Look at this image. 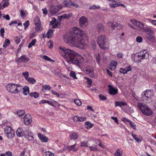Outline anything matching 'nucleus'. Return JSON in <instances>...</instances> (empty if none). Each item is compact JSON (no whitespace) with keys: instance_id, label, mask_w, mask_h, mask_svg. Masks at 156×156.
<instances>
[{"instance_id":"nucleus-1","label":"nucleus","mask_w":156,"mask_h":156,"mask_svg":"<svg viewBox=\"0 0 156 156\" xmlns=\"http://www.w3.org/2000/svg\"><path fill=\"white\" fill-rule=\"evenodd\" d=\"M64 40L67 43L74 44L75 45H82L84 47L87 40L86 32L81 30L77 27H74L70 33L65 35Z\"/></svg>"},{"instance_id":"nucleus-2","label":"nucleus","mask_w":156,"mask_h":156,"mask_svg":"<svg viewBox=\"0 0 156 156\" xmlns=\"http://www.w3.org/2000/svg\"><path fill=\"white\" fill-rule=\"evenodd\" d=\"M58 51L69 64L72 63L77 66L80 65L79 61L77 57L80 55L75 51L60 46L59 47Z\"/></svg>"},{"instance_id":"nucleus-3","label":"nucleus","mask_w":156,"mask_h":156,"mask_svg":"<svg viewBox=\"0 0 156 156\" xmlns=\"http://www.w3.org/2000/svg\"><path fill=\"white\" fill-rule=\"evenodd\" d=\"M7 90L14 94H17L21 90L22 86L19 84L9 83L6 87Z\"/></svg>"},{"instance_id":"nucleus-4","label":"nucleus","mask_w":156,"mask_h":156,"mask_svg":"<svg viewBox=\"0 0 156 156\" xmlns=\"http://www.w3.org/2000/svg\"><path fill=\"white\" fill-rule=\"evenodd\" d=\"M137 106L144 115L148 116L152 115V111L147 105L139 102L137 103Z\"/></svg>"},{"instance_id":"nucleus-5","label":"nucleus","mask_w":156,"mask_h":156,"mask_svg":"<svg viewBox=\"0 0 156 156\" xmlns=\"http://www.w3.org/2000/svg\"><path fill=\"white\" fill-rule=\"evenodd\" d=\"M108 40L105 35H101L98 37L97 42L100 48L103 49H107L106 47Z\"/></svg>"},{"instance_id":"nucleus-6","label":"nucleus","mask_w":156,"mask_h":156,"mask_svg":"<svg viewBox=\"0 0 156 156\" xmlns=\"http://www.w3.org/2000/svg\"><path fill=\"white\" fill-rule=\"evenodd\" d=\"M91 64H95V62L93 59L91 60ZM93 65L91 66L87 65L84 67L83 71L84 73L88 74H90V76H92L94 74L93 67Z\"/></svg>"},{"instance_id":"nucleus-7","label":"nucleus","mask_w":156,"mask_h":156,"mask_svg":"<svg viewBox=\"0 0 156 156\" xmlns=\"http://www.w3.org/2000/svg\"><path fill=\"white\" fill-rule=\"evenodd\" d=\"M4 131L9 138L11 139L14 136L15 131L10 126H6L4 128Z\"/></svg>"},{"instance_id":"nucleus-8","label":"nucleus","mask_w":156,"mask_h":156,"mask_svg":"<svg viewBox=\"0 0 156 156\" xmlns=\"http://www.w3.org/2000/svg\"><path fill=\"white\" fill-rule=\"evenodd\" d=\"M142 100H144V99L147 100L150 99L154 95V92L151 89L149 90H147L144 91L142 94Z\"/></svg>"},{"instance_id":"nucleus-9","label":"nucleus","mask_w":156,"mask_h":156,"mask_svg":"<svg viewBox=\"0 0 156 156\" xmlns=\"http://www.w3.org/2000/svg\"><path fill=\"white\" fill-rule=\"evenodd\" d=\"M139 54L142 62L144 59L148 58L149 56L148 52L146 50H144L140 51Z\"/></svg>"},{"instance_id":"nucleus-10","label":"nucleus","mask_w":156,"mask_h":156,"mask_svg":"<svg viewBox=\"0 0 156 156\" xmlns=\"http://www.w3.org/2000/svg\"><path fill=\"white\" fill-rule=\"evenodd\" d=\"M30 60L29 57H27L26 55H23L16 59V61L18 64H20V63H26L28 62Z\"/></svg>"},{"instance_id":"nucleus-11","label":"nucleus","mask_w":156,"mask_h":156,"mask_svg":"<svg viewBox=\"0 0 156 156\" xmlns=\"http://www.w3.org/2000/svg\"><path fill=\"white\" fill-rule=\"evenodd\" d=\"M80 23L81 27H86L88 24L87 18L85 16H82L80 19Z\"/></svg>"},{"instance_id":"nucleus-12","label":"nucleus","mask_w":156,"mask_h":156,"mask_svg":"<svg viewBox=\"0 0 156 156\" xmlns=\"http://www.w3.org/2000/svg\"><path fill=\"white\" fill-rule=\"evenodd\" d=\"M108 92L110 95H115L118 93V90L117 88H115L109 84L108 85Z\"/></svg>"},{"instance_id":"nucleus-13","label":"nucleus","mask_w":156,"mask_h":156,"mask_svg":"<svg viewBox=\"0 0 156 156\" xmlns=\"http://www.w3.org/2000/svg\"><path fill=\"white\" fill-rule=\"evenodd\" d=\"M130 21L136 27H139L141 29L144 28V25L142 22L137 21L136 20L133 19H131Z\"/></svg>"},{"instance_id":"nucleus-14","label":"nucleus","mask_w":156,"mask_h":156,"mask_svg":"<svg viewBox=\"0 0 156 156\" xmlns=\"http://www.w3.org/2000/svg\"><path fill=\"white\" fill-rule=\"evenodd\" d=\"M24 121L26 125H30L32 122V116L30 114H27L24 118Z\"/></svg>"},{"instance_id":"nucleus-15","label":"nucleus","mask_w":156,"mask_h":156,"mask_svg":"<svg viewBox=\"0 0 156 156\" xmlns=\"http://www.w3.org/2000/svg\"><path fill=\"white\" fill-rule=\"evenodd\" d=\"M24 135L25 137L29 141L32 140L34 139L33 134L30 131H25L24 132Z\"/></svg>"},{"instance_id":"nucleus-16","label":"nucleus","mask_w":156,"mask_h":156,"mask_svg":"<svg viewBox=\"0 0 156 156\" xmlns=\"http://www.w3.org/2000/svg\"><path fill=\"white\" fill-rule=\"evenodd\" d=\"M131 58L133 62H142L140 57L139 53L138 54L136 53L134 55H132L131 56Z\"/></svg>"},{"instance_id":"nucleus-17","label":"nucleus","mask_w":156,"mask_h":156,"mask_svg":"<svg viewBox=\"0 0 156 156\" xmlns=\"http://www.w3.org/2000/svg\"><path fill=\"white\" fill-rule=\"evenodd\" d=\"M86 119V118L85 117H80L78 115L74 116L73 118V120L74 122H82L85 121Z\"/></svg>"},{"instance_id":"nucleus-18","label":"nucleus","mask_w":156,"mask_h":156,"mask_svg":"<svg viewBox=\"0 0 156 156\" xmlns=\"http://www.w3.org/2000/svg\"><path fill=\"white\" fill-rule=\"evenodd\" d=\"M38 136L39 139L42 142L45 143L48 142V137L41 133H39L38 134Z\"/></svg>"},{"instance_id":"nucleus-19","label":"nucleus","mask_w":156,"mask_h":156,"mask_svg":"<svg viewBox=\"0 0 156 156\" xmlns=\"http://www.w3.org/2000/svg\"><path fill=\"white\" fill-rule=\"evenodd\" d=\"M117 65V62H116L115 61H112L109 66V69L112 70H114L115 69Z\"/></svg>"},{"instance_id":"nucleus-20","label":"nucleus","mask_w":156,"mask_h":156,"mask_svg":"<svg viewBox=\"0 0 156 156\" xmlns=\"http://www.w3.org/2000/svg\"><path fill=\"white\" fill-rule=\"evenodd\" d=\"M16 134L18 137L22 136L24 134V132L22 128H18L16 131Z\"/></svg>"},{"instance_id":"nucleus-21","label":"nucleus","mask_w":156,"mask_h":156,"mask_svg":"<svg viewBox=\"0 0 156 156\" xmlns=\"http://www.w3.org/2000/svg\"><path fill=\"white\" fill-rule=\"evenodd\" d=\"M123 153V151L122 149L118 148L114 154V156H122Z\"/></svg>"},{"instance_id":"nucleus-22","label":"nucleus","mask_w":156,"mask_h":156,"mask_svg":"<svg viewBox=\"0 0 156 156\" xmlns=\"http://www.w3.org/2000/svg\"><path fill=\"white\" fill-rule=\"evenodd\" d=\"M51 70L54 75H59L61 72V70L57 68H51Z\"/></svg>"},{"instance_id":"nucleus-23","label":"nucleus","mask_w":156,"mask_h":156,"mask_svg":"<svg viewBox=\"0 0 156 156\" xmlns=\"http://www.w3.org/2000/svg\"><path fill=\"white\" fill-rule=\"evenodd\" d=\"M118 1L119 0L117 1L116 0H114L113 1H112L110 4V7L114 8L119 6V3L116 2H118Z\"/></svg>"},{"instance_id":"nucleus-24","label":"nucleus","mask_w":156,"mask_h":156,"mask_svg":"<svg viewBox=\"0 0 156 156\" xmlns=\"http://www.w3.org/2000/svg\"><path fill=\"white\" fill-rule=\"evenodd\" d=\"M63 4L66 7H70L72 4V2L71 0H65L63 2Z\"/></svg>"},{"instance_id":"nucleus-25","label":"nucleus","mask_w":156,"mask_h":156,"mask_svg":"<svg viewBox=\"0 0 156 156\" xmlns=\"http://www.w3.org/2000/svg\"><path fill=\"white\" fill-rule=\"evenodd\" d=\"M35 25V29L36 32H40L42 30L41 23H39V24Z\"/></svg>"},{"instance_id":"nucleus-26","label":"nucleus","mask_w":156,"mask_h":156,"mask_svg":"<svg viewBox=\"0 0 156 156\" xmlns=\"http://www.w3.org/2000/svg\"><path fill=\"white\" fill-rule=\"evenodd\" d=\"M54 31L53 30L50 29L48 31L46 34L47 37L48 38H50L53 37Z\"/></svg>"},{"instance_id":"nucleus-27","label":"nucleus","mask_w":156,"mask_h":156,"mask_svg":"<svg viewBox=\"0 0 156 156\" xmlns=\"http://www.w3.org/2000/svg\"><path fill=\"white\" fill-rule=\"evenodd\" d=\"M115 105L116 106L121 107L122 106H125L127 105V103L124 101H115Z\"/></svg>"},{"instance_id":"nucleus-28","label":"nucleus","mask_w":156,"mask_h":156,"mask_svg":"<svg viewBox=\"0 0 156 156\" xmlns=\"http://www.w3.org/2000/svg\"><path fill=\"white\" fill-rule=\"evenodd\" d=\"M50 12L52 14H55L57 13L58 12V10L57 9H56L55 6H52L50 8Z\"/></svg>"},{"instance_id":"nucleus-29","label":"nucleus","mask_w":156,"mask_h":156,"mask_svg":"<svg viewBox=\"0 0 156 156\" xmlns=\"http://www.w3.org/2000/svg\"><path fill=\"white\" fill-rule=\"evenodd\" d=\"M95 57L97 62L98 65H99L100 61L102 58L101 55L99 53L96 54L95 55Z\"/></svg>"},{"instance_id":"nucleus-30","label":"nucleus","mask_w":156,"mask_h":156,"mask_svg":"<svg viewBox=\"0 0 156 156\" xmlns=\"http://www.w3.org/2000/svg\"><path fill=\"white\" fill-rule=\"evenodd\" d=\"M69 136L72 139L76 140L78 138V135L75 133H72Z\"/></svg>"},{"instance_id":"nucleus-31","label":"nucleus","mask_w":156,"mask_h":156,"mask_svg":"<svg viewBox=\"0 0 156 156\" xmlns=\"http://www.w3.org/2000/svg\"><path fill=\"white\" fill-rule=\"evenodd\" d=\"M23 94L25 95H27L29 94V88L27 86H25L23 88Z\"/></svg>"},{"instance_id":"nucleus-32","label":"nucleus","mask_w":156,"mask_h":156,"mask_svg":"<svg viewBox=\"0 0 156 156\" xmlns=\"http://www.w3.org/2000/svg\"><path fill=\"white\" fill-rule=\"evenodd\" d=\"M25 112L24 110H20L18 111L17 114L19 117H21L25 114Z\"/></svg>"},{"instance_id":"nucleus-33","label":"nucleus","mask_w":156,"mask_h":156,"mask_svg":"<svg viewBox=\"0 0 156 156\" xmlns=\"http://www.w3.org/2000/svg\"><path fill=\"white\" fill-rule=\"evenodd\" d=\"M76 144H75L73 145L69 146L68 149L70 150H73V151H75L77 150V149L76 148Z\"/></svg>"},{"instance_id":"nucleus-34","label":"nucleus","mask_w":156,"mask_h":156,"mask_svg":"<svg viewBox=\"0 0 156 156\" xmlns=\"http://www.w3.org/2000/svg\"><path fill=\"white\" fill-rule=\"evenodd\" d=\"M30 83L34 84L36 82L35 80L33 77H29L27 80Z\"/></svg>"},{"instance_id":"nucleus-35","label":"nucleus","mask_w":156,"mask_h":156,"mask_svg":"<svg viewBox=\"0 0 156 156\" xmlns=\"http://www.w3.org/2000/svg\"><path fill=\"white\" fill-rule=\"evenodd\" d=\"M10 43V40L7 39H6L5 41L4 42V44L3 45V47L4 48H6L7 46H8Z\"/></svg>"},{"instance_id":"nucleus-36","label":"nucleus","mask_w":156,"mask_h":156,"mask_svg":"<svg viewBox=\"0 0 156 156\" xmlns=\"http://www.w3.org/2000/svg\"><path fill=\"white\" fill-rule=\"evenodd\" d=\"M34 22L35 25L41 23L40 19L37 16H35L34 19Z\"/></svg>"},{"instance_id":"nucleus-37","label":"nucleus","mask_w":156,"mask_h":156,"mask_svg":"<svg viewBox=\"0 0 156 156\" xmlns=\"http://www.w3.org/2000/svg\"><path fill=\"white\" fill-rule=\"evenodd\" d=\"M132 135L133 139L138 142H140L141 140L139 138L136 134H133V133H132Z\"/></svg>"},{"instance_id":"nucleus-38","label":"nucleus","mask_w":156,"mask_h":156,"mask_svg":"<svg viewBox=\"0 0 156 156\" xmlns=\"http://www.w3.org/2000/svg\"><path fill=\"white\" fill-rule=\"evenodd\" d=\"M129 123L130 125V126L131 128L134 130H136V126L134 122L130 121L129 122Z\"/></svg>"},{"instance_id":"nucleus-39","label":"nucleus","mask_w":156,"mask_h":156,"mask_svg":"<svg viewBox=\"0 0 156 156\" xmlns=\"http://www.w3.org/2000/svg\"><path fill=\"white\" fill-rule=\"evenodd\" d=\"M100 8V6L99 5H94L90 6L89 7V9L91 10H94L99 9Z\"/></svg>"},{"instance_id":"nucleus-40","label":"nucleus","mask_w":156,"mask_h":156,"mask_svg":"<svg viewBox=\"0 0 156 156\" xmlns=\"http://www.w3.org/2000/svg\"><path fill=\"white\" fill-rule=\"evenodd\" d=\"M36 41V40L35 39L33 40L28 44V48H31L33 46H34L35 44Z\"/></svg>"},{"instance_id":"nucleus-41","label":"nucleus","mask_w":156,"mask_h":156,"mask_svg":"<svg viewBox=\"0 0 156 156\" xmlns=\"http://www.w3.org/2000/svg\"><path fill=\"white\" fill-rule=\"evenodd\" d=\"M85 126L87 129H90L93 126V125L89 122H85Z\"/></svg>"},{"instance_id":"nucleus-42","label":"nucleus","mask_w":156,"mask_h":156,"mask_svg":"<svg viewBox=\"0 0 156 156\" xmlns=\"http://www.w3.org/2000/svg\"><path fill=\"white\" fill-rule=\"evenodd\" d=\"M88 141H84L81 142L80 146L81 147H88Z\"/></svg>"},{"instance_id":"nucleus-43","label":"nucleus","mask_w":156,"mask_h":156,"mask_svg":"<svg viewBox=\"0 0 156 156\" xmlns=\"http://www.w3.org/2000/svg\"><path fill=\"white\" fill-rule=\"evenodd\" d=\"M54 155L53 153L48 151L45 152L44 154V156H54Z\"/></svg>"},{"instance_id":"nucleus-44","label":"nucleus","mask_w":156,"mask_h":156,"mask_svg":"<svg viewBox=\"0 0 156 156\" xmlns=\"http://www.w3.org/2000/svg\"><path fill=\"white\" fill-rule=\"evenodd\" d=\"M72 15V14L71 13L64 14L62 15V17L66 19H68L71 17Z\"/></svg>"},{"instance_id":"nucleus-45","label":"nucleus","mask_w":156,"mask_h":156,"mask_svg":"<svg viewBox=\"0 0 156 156\" xmlns=\"http://www.w3.org/2000/svg\"><path fill=\"white\" fill-rule=\"evenodd\" d=\"M97 27L99 30V31L100 32L104 30V27L101 24H99L97 25Z\"/></svg>"},{"instance_id":"nucleus-46","label":"nucleus","mask_w":156,"mask_h":156,"mask_svg":"<svg viewBox=\"0 0 156 156\" xmlns=\"http://www.w3.org/2000/svg\"><path fill=\"white\" fill-rule=\"evenodd\" d=\"M30 96L33 97L35 98H37L39 97V94L37 92H34L33 93H30L29 94Z\"/></svg>"},{"instance_id":"nucleus-47","label":"nucleus","mask_w":156,"mask_h":156,"mask_svg":"<svg viewBox=\"0 0 156 156\" xmlns=\"http://www.w3.org/2000/svg\"><path fill=\"white\" fill-rule=\"evenodd\" d=\"M20 15L21 17L24 19L26 16V13H25L23 9H21L20 10Z\"/></svg>"},{"instance_id":"nucleus-48","label":"nucleus","mask_w":156,"mask_h":156,"mask_svg":"<svg viewBox=\"0 0 156 156\" xmlns=\"http://www.w3.org/2000/svg\"><path fill=\"white\" fill-rule=\"evenodd\" d=\"M47 103L52 106H54V104L56 105L58 103L57 101L53 100L52 101H48Z\"/></svg>"},{"instance_id":"nucleus-49","label":"nucleus","mask_w":156,"mask_h":156,"mask_svg":"<svg viewBox=\"0 0 156 156\" xmlns=\"http://www.w3.org/2000/svg\"><path fill=\"white\" fill-rule=\"evenodd\" d=\"M69 76L71 77H73L75 79H77L76 73L73 71H72L70 73Z\"/></svg>"},{"instance_id":"nucleus-50","label":"nucleus","mask_w":156,"mask_h":156,"mask_svg":"<svg viewBox=\"0 0 156 156\" xmlns=\"http://www.w3.org/2000/svg\"><path fill=\"white\" fill-rule=\"evenodd\" d=\"M22 75L23 76L26 80H27V79L28 78L29 76V73L27 72H25L22 73Z\"/></svg>"},{"instance_id":"nucleus-51","label":"nucleus","mask_w":156,"mask_h":156,"mask_svg":"<svg viewBox=\"0 0 156 156\" xmlns=\"http://www.w3.org/2000/svg\"><path fill=\"white\" fill-rule=\"evenodd\" d=\"M74 102L78 106H80L81 105L82 102L79 100L76 99L74 100Z\"/></svg>"},{"instance_id":"nucleus-52","label":"nucleus","mask_w":156,"mask_h":156,"mask_svg":"<svg viewBox=\"0 0 156 156\" xmlns=\"http://www.w3.org/2000/svg\"><path fill=\"white\" fill-rule=\"evenodd\" d=\"M42 88L45 90H50L51 88L49 85L46 84L42 86Z\"/></svg>"},{"instance_id":"nucleus-53","label":"nucleus","mask_w":156,"mask_h":156,"mask_svg":"<svg viewBox=\"0 0 156 156\" xmlns=\"http://www.w3.org/2000/svg\"><path fill=\"white\" fill-rule=\"evenodd\" d=\"M87 80V83L89 85L88 86V87H90L91 86V85L92 83V80L89 78H85Z\"/></svg>"},{"instance_id":"nucleus-54","label":"nucleus","mask_w":156,"mask_h":156,"mask_svg":"<svg viewBox=\"0 0 156 156\" xmlns=\"http://www.w3.org/2000/svg\"><path fill=\"white\" fill-rule=\"evenodd\" d=\"M99 97L100 99L101 100H102V101L105 100L107 99V98L105 96L103 95L102 94H100V95H99Z\"/></svg>"},{"instance_id":"nucleus-55","label":"nucleus","mask_w":156,"mask_h":156,"mask_svg":"<svg viewBox=\"0 0 156 156\" xmlns=\"http://www.w3.org/2000/svg\"><path fill=\"white\" fill-rule=\"evenodd\" d=\"M23 25L24 27V29H26L28 27L29 25V20L26 21L24 23Z\"/></svg>"},{"instance_id":"nucleus-56","label":"nucleus","mask_w":156,"mask_h":156,"mask_svg":"<svg viewBox=\"0 0 156 156\" xmlns=\"http://www.w3.org/2000/svg\"><path fill=\"white\" fill-rule=\"evenodd\" d=\"M9 3L8 1H5L2 5L3 9L7 7L9 5Z\"/></svg>"},{"instance_id":"nucleus-57","label":"nucleus","mask_w":156,"mask_h":156,"mask_svg":"<svg viewBox=\"0 0 156 156\" xmlns=\"http://www.w3.org/2000/svg\"><path fill=\"white\" fill-rule=\"evenodd\" d=\"M117 25H118L117 23L114 22L112 23H111V27L112 29H114L115 27H116Z\"/></svg>"},{"instance_id":"nucleus-58","label":"nucleus","mask_w":156,"mask_h":156,"mask_svg":"<svg viewBox=\"0 0 156 156\" xmlns=\"http://www.w3.org/2000/svg\"><path fill=\"white\" fill-rule=\"evenodd\" d=\"M52 20L49 23V25L51 26L54 24L55 23L56 20V19L54 17L52 18Z\"/></svg>"},{"instance_id":"nucleus-59","label":"nucleus","mask_w":156,"mask_h":156,"mask_svg":"<svg viewBox=\"0 0 156 156\" xmlns=\"http://www.w3.org/2000/svg\"><path fill=\"white\" fill-rule=\"evenodd\" d=\"M120 73H122L124 74H126L127 73V71L126 69L123 68H121L119 71Z\"/></svg>"},{"instance_id":"nucleus-60","label":"nucleus","mask_w":156,"mask_h":156,"mask_svg":"<svg viewBox=\"0 0 156 156\" xmlns=\"http://www.w3.org/2000/svg\"><path fill=\"white\" fill-rule=\"evenodd\" d=\"M89 148L91 151H98L99 150L98 148L93 146H90Z\"/></svg>"},{"instance_id":"nucleus-61","label":"nucleus","mask_w":156,"mask_h":156,"mask_svg":"<svg viewBox=\"0 0 156 156\" xmlns=\"http://www.w3.org/2000/svg\"><path fill=\"white\" fill-rule=\"evenodd\" d=\"M121 120L123 122L126 124H127L128 122L129 123V122L130 121L124 117L122 118Z\"/></svg>"},{"instance_id":"nucleus-62","label":"nucleus","mask_w":156,"mask_h":156,"mask_svg":"<svg viewBox=\"0 0 156 156\" xmlns=\"http://www.w3.org/2000/svg\"><path fill=\"white\" fill-rule=\"evenodd\" d=\"M142 40V38L141 37H137L136 38V41L139 43L141 42Z\"/></svg>"},{"instance_id":"nucleus-63","label":"nucleus","mask_w":156,"mask_h":156,"mask_svg":"<svg viewBox=\"0 0 156 156\" xmlns=\"http://www.w3.org/2000/svg\"><path fill=\"white\" fill-rule=\"evenodd\" d=\"M43 59L46 61H51L52 59L46 55H44L43 56Z\"/></svg>"},{"instance_id":"nucleus-64","label":"nucleus","mask_w":156,"mask_h":156,"mask_svg":"<svg viewBox=\"0 0 156 156\" xmlns=\"http://www.w3.org/2000/svg\"><path fill=\"white\" fill-rule=\"evenodd\" d=\"M149 22H151L152 24L156 26V20H151L148 19Z\"/></svg>"}]
</instances>
